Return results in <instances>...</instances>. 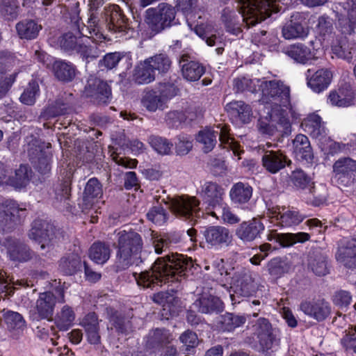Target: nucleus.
<instances>
[{
	"mask_svg": "<svg viewBox=\"0 0 356 356\" xmlns=\"http://www.w3.org/2000/svg\"><path fill=\"white\" fill-rule=\"evenodd\" d=\"M26 215V209L19 207L13 200L0 202V246L5 248L7 258L15 264L29 262L36 255L24 241L11 236H3L4 232H11L21 224Z\"/></svg>",
	"mask_w": 356,
	"mask_h": 356,
	"instance_id": "1",
	"label": "nucleus"
},
{
	"mask_svg": "<svg viewBox=\"0 0 356 356\" xmlns=\"http://www.w3.org/2000/svg\"><path fill=\"white\" fill-rule=\"evenodd\" d=\"M193 266L191 259L183 254H171L157 257L148 270L133 276L138 286L145 289H154L163 284L179 282L187 276Z\"/></svg>",
	"mask_w": 356,
	"mask_h": 356,
	"instance_id": "2",
	"label": "nucleus"
},
{
	"mask_svg": "<svg viewBox=\"0 0 356 356\" xmlns=\"http://www.w3.org/2000/svg\"><path fill=\"white\" fill-rule=\"evenodd\" d=\"M280 0H239L238 10L225 8L221 19L226 31L237 36L242 33L243 26L249 29L270 17L272 13L280 12Z\"/></svg>",
	"mask_w": 356,
	"mask_h": 356,
	"instance_id": "3",
	"label": "nucleus"
},
{
	"mask_svg": "<svg viewBox=\"0 0 356 356\" xmlns=\"http://www.w3.org/2000/svg\"><path fill=\"white\" fill-rule=\"evenodd\" d=\"M115 248L116 259L113 268L116 272L126 270L134 264L138 265L146 262L145 255L147 252H142V237L136 232L122 230L118 232Z\"/></svg>",
	"mask_w": 356,
	"mask_h": 356,
	"instance_id": "4",
	"label": "nucleus"
},
{
	"mask_svg": "<svg viewBox=\"0 0 356 356\" xmlns=\"http://www.w3.org/2000/svg\"><path fill=\"white\" fill-rule=\"evenodd\" d=\"M262 96L259 101L268 110L275 108H288L290 105L289 87L281 81H263L259 83Z\"/></svg>",
	"mask_w": 356,
	"mask_h": 356,
	"instance_id": "5",
	"label": "nucleus"
},
{
	"mask_svg": "<svg viewBox=\"0 0 356 356\" xmlns=\"http://www.w3.org/2000/svg\"><path fill=\"white\" fill-rule=\"evenodd\" d=\"M217 130H213L210 128H206L199 131L196 136V140L198 143H201L203 147L204 152L208 153L211 152L217 143V138L224 148L230 149L236 156L240 154V151L238 149V145L234 138L229 136V129L227 125L219 124L216 126Z\"/></svg>",
	"mask_w": 356,
	"mask_h": 356,
	"instance_id": "6",
	"label": "nucleus"
},
{
	"mask_svg": "<svg viewBox=\"0 0 356 356\" xmlns=\"http://www.w3.org/2000/svg\"><path fill=\"white\" fill-rule=\"evenodd\" d=\"M60 46L66 52H76L86 64L96 60L101 53L96 44L84 35L76 37L72 33L63 34L59 40Z\"/></svg>",
	"mask_w": 356,
	"mask_h": 356,
	"instance_id": "7",
	"label": "nucleus"
},
{
	"mask_svg": "<svg viewBox=\"0 0 356 356\" xmlns=\"http://www.w3.org/2000/svg\"><path fill=\"white\" fill-rule=\"evenodd\" d=\"M166 203L169 204L174 214L184 220H190L195 222V218H200V214H203L199 207L200 202L195 197L175 196L174 198H169Z\"/></svg>",
	"mask_w": 356,
	"mask_h": 356,
	"instance_id": "8",
	"label": "nucleus"
},
{
	"mask_svg": "<svg viewBox=\"0 0 356 356\" xmlns=\"http://www.w3.org/2000/svg\"><path fill=\"white\" fill-rule=\"evenodd\" d=\"M65 302L64 290L61 286L56 287L54 291L40 293L35 303L36 319L51 321L54 307L56 302Z\"/></svg>",
	"mask_w": 356,
	"mask_h": 356,
	"instance_id": "9",
	"label": "nucleus"
},
{
	"mask_svg": "<svg viewBox=\"0 0 356 356\" xmlns=\"http://www.w3.org/2000/svg\"><path fill=\"white\" fill-rule=\"evenodd\" d=\"M28 236L40 245V250L48 252L53 248L55 228L46 220L36 219L32 222Z\"/></svg>",
	"mask_w": 356,
	"mask_h": 356,
	"instance_id": "10",
	"label": "nucleus"
},
{
	"mask_svg": "<svg viewBox=\"0 0 356 356\" xmlns=\"http://www.w3.org/2000/svg\"><path fill=\"white\" fill-rule=\"evenodd\" d=\"M28 154L35 169L41 174H47L51 170V154L44 149V145L34 138L28 144Z\"/></svg>",
	"mask_w": 356,
	"mask_h": 356,
	"instance_id": "11",
	"label": "nucleus"
},
{
	"mask_svg": "<svg viewBox=\"0 0 356 356\" xmlns=\"http://www.w3.org/2000/svg\"><path fill=\"white\" fill-rule=\"evenodd\" d=\"M261 165L270 174H277L291 165L292 161L284 151L263 149Z\"/></svg>",
	"mask_w": 356,
	"mask_h": 356,
	"instance_id": "12",
	"label": "nucleus"
},
{
	"mask_svg": "<svg viewBox=\"0 0 356 356\" xmlns=\"http://www.w3.org/2000/svg\"><path fill=\"white\" fill-rule=\"evenodd\" d=\"M255 326L259 343L264 352H268L273 347L279 346L280 330L273 327L268 319L259 318Z\"/></svg>",
	"mask_w": 356,
	"mask_h": 356,
	"instance_id": "13",
	"label": "nucleus"
},
{
	"mask_svg": "<svg viewBox=\"0 0 356 356\" xmlns=\"http://www.w3.org/2000/svg\"><path fill=\"white\" fill-rule=\"evenodd\" d=\"M83 93L97 104H107L111 99V86L106 81L94 76L88 79Z\"/></svg>",
	"mask_w": 356,
	"mask_h": 356,
	"instance_id": "14",
	"label": "nucleus"
},
{
	"mask_svg": "<svg viewBox=\"0 0 356 356\" xmlns=\"http://www.w3.org/2000/svg\"><path fill=\"white\" fill-rule=\"evenodd\" d=\"M334 256L337 261L343 268L356 270V236L341 240Z\"/></svg>",
	"mask_w": 356,
	"mask_h": 356,
	"instance_id": "15",
	"label": "nucleus"
},
{
	"mask_svg": "<svg viewBox=\"0 0 356 356\" xmlns=\"http://www.w3.org/2000/svg\"><path fill=\"white\" fill-rule=\"evenodd\" d=\"M231 284L235 293L242 296H250L256 289L252 272L245 268H238L233 273Z\"/></svg>",
	"mask_w": 356,
	"mask_h": 356,
	"instance_id": "16",
	"label": "nucleus"
},
{
	"mask_svg": "<svg viewBox=\"0 0 356 356\" xmlns=\"http://www.w3.org/2000/svg\"><path fill=\"white\" fill-rule=\"evenodd\" d=\"M300 309L318 322L325 321L332 312L330 303L324 299L302 301L300 304Z\"/></svg>",
	"mask_w": 356,
	"mask_h": 356,
	"instance_id": "17",
	"label": "nucleus"
},
{
	"mask_svg": "<svg viewBox=\"0 0 356 356\" xmlns=\"http://www.w3.org/2000/svg\"><path fill=\"white\" fill-rule=\"evenodd\" d=\"M268 211L273 218L279 220V223L283 227H291L299 225L307 217L306 214L300 213L297 209L290 207H273Z\"/></svg>",
	"mask_w": 356,
	"mask_h": 356,
	"instance_id": "18",
	"label": "nucleus"
},
{
	"mask_svg": "<svg viewBox=\"0 0 356 356\" xmlns=\"http://www.w3.org/2000/svg\"><path fill=\"white\" fill-rule=\"evenodd\" d=\"M179 67L183 78L188 81H198L205 72V67L198 61L191 59L188 54L179 57Z\"/></svg>",
	"mask_w": 356,
	"mask_h": 356,
	"instance_id": "19",
	"label": "nucleus"
},
{
	"mask_svg": "<svg viewBox=\"0 0 356 356\" xmlns=\"http://www.w3.org/2000/svg\"><path fill=\"white\" fill-rule=\"evenodd\" d=\"M304 21L305 17L302 13H293L290 20L282 27L283 37L286 40L305 38L309 33V29L303 24Z\"/></svg>",
	"mask_w": 356,
	"mask_h": 356,
	"instance_id": "20",
	"label": "nucleus"
},
{
	"mask_svg": "<svg viewBox=\"0 0 356 356\" xmlns=\"http://www.w3.org/2000/svg\"><path fill=\"white\" fill-rule=\"evenodd\" d=\"M264 225L259 218L243 221L237 227L236 236L243 242H252L261 238Z\"/></svg>",
	"mask_w": 356,
	"mask_h": 356,
	"instance_id": "21",
	"label": "nucleus"
},
{
	"mask_svg": "<svg viewBox=\"0 0 356 356\" xmlns=\"http://www.w3.org/2000/svg\"><path fill=\"white\" fill-rule=\"evenodd\" d=\"M202 233L206 242L213 247L227 246L232 239L229 230L220 225L205 227Z\"/></svg>",
	"mask_w": 356,
	"mask_h": 356,
	"instance_id": "22",
	"label": "nucleus"
},
{
	"mask_svg": "<svg viewBox=\"0 0 356 356\" xmlns=\"http://www.w3.org/2000/svg\"><path fill=\"white\" fill-rule=\"evenodd\" d=\"M307 86L314 92L320 93L327 89L332 79V72L327 68H321L313 72L308 70L306 73Z\"/></svg>",
	"mask_w": 356,
	"mask_h": 356,
	"instance_id": "23",
	"label": "nucleus"
},
{
	"mask_svg": "<svg viewBox=\"0 0 356 356\" xmlns=\"http://www.w3.org/2000/svg\"><path fill=\"white\" fill-rule=\"evenodd\" d=\"M223 195V188L216 182L205 181L201 186L200 195L202 200L210 207H219L222 200Z\"/></svg>",
	"mask_w": 356,
	"mask_h": 356,
	"instance_id": "24",
	"label": "nucleus"
},
{
	"mask_svg": "<svg viewBox=\"0 0 356 356\" xmlns=\"http://www.w3.org/2000/svg\"><path fill=\"white\" fill-rule=\"evenodd\" d=\"M308 268L317 276H325L329 273L327 256L319 248L309 252Z\"/></svg>",
	"mask_w": 356,
	"mask_h": 356,
	"instance_id": "25",
	"label": "nucleus"
},
{
	"mask_svg": "<svg viewBox=\"0 0 356 356\" xmlns=\"http://www.w3.org/2000/svg\"><path fill=\"white\" fill-rule=\"evenodd\" d=\"M106 26L111 31L115 33L127 32L131 29L129 19L125 17L122 10L118 5H113L111 9L109 19H106Z\"/></svg>",
	"mask_w": 356,
	"mask_h": 356,
	"instance_id": "26",
	"label": "nucleus"
},
{
	"mask_svg": "<svg viewBox=\"0 0 356 356\" xmlns=\"http://www.w3.org/2000/svg\"><path fill=\"white\" fill-rule=\"evenodd\" d=\"M310 234L306 232L278 234L273 232L267 236L268 241H275L282 248H289L296 243H303L310 240Z\"/></svg>",
	"mask_w": 356,
	"mask_h": 356,
	"instance_id": "27",
	"label": "nucleus"
},
{
	"mask_svg": "<svg viewBox=\"0 0 356 356\" xmlns=\"http://www.w3.org/2000/svg\"><path fill=\"white\" fill-rule=\"evenodd\" d=\"M80 324L84 328L87 340L90 344L97 345L101 343L99 321L95 313L88 314Z\"/></svg>",
	"mask_w": 356,
	"mask_h": 356,
	"instance_id": "28",
	"label": "nucleus"
},
{
	"mask_svg": "<svg viewBox=\"0 0 356 356\" xmlns=\"http://www.w3.org/2000/svg\"><path fill=\"white\" fill-rule=\"evenodd\" d=\"M70 110V102L67 100L66 97H62L47 105L42 110L39 118L41 120H49L60 115H65Z\"/></svg>",
	"mask_w": 356,
	"mask_h": 356,
	"instance_id": "29",
	"label": "nucleus"
},
{
	"mask_svg": "<svg viewBox=\"0 0 356 356\" xmlns=\"http://www.w3.org/2000/svg\"><path fill=\"white\" fill-rule=\"evenodd\" d=\"M288 108L280 107L268 111V115L275 126L278 127L277 137L288 136L291 131L290 121L287 117L286 109Z\"/></svg>",
	"mask_w": 356,
	"mask_h": 356,
	"instance_id": "30",
	"label": "nucleus"
},
{
	"mask_svg": "<svg viewBox=\"0 0 356 356\" xmlns=\"http://www.w3.org/2000/svg\"><path fill=\"white\" fill-rule=\"evenodd\" d=\"M104 21H101L99 16L96 13L91 12L87 21V24L84 25L86 32H88L90 35H84L91 40L92 44H96L102 42L105 40V36L103 34V25Z\"/></svg>",
	"mask_w": 356,
	"mask_h": 356,
	"instance_id": "31",
	"label": "nucleus"
},
{
	"mask_svg": "<svg viewBox=\"0 0 356 356\" xmlns=\"http://www.w3.org/2000/svg\"><path fill=\"white\" fill-rule=\"evenodd\" d=\"M172 339L169 331L165 328H156L149 332L145 338V346L148 349H159L170 343Z\"/></svg>",
	"mask_w": 356,
	"mask_h": 356,
	"instance_id": "32",
	"label": "nucleus"
},
{
	"mask_svg": "<svg viewBox=\"0 0 356 356\" xmlns=\"http://www.w3.org/2000/svg\"><path fill=\"white\" fill-rule=\"evenodd\" d=\"M103 195L102 185L97 178L90 179L85 186L83 193V209L92 207L95 200L101 198Z\"/></svg>",
	"mask_w": 356,
	"mask_h": 356,
	"instance_id": "33",
	"label": "nucleus"
},
{
	"mask_svg": "<svg viewBox=\"0 0 356 356\" xmlns=\"http://www.w3.org/2000/svg\"><path fill=\"white\" fill-rule=\"evenodd\" d=\"M152 239L155 253L151 252L148 253L151 257L149 261L154 259L155 254H160L172 245L178 243L181 241V236L177 233H168L163 236L154 235Z\"/></svg>",
	"mask_w": 356,
	"mask_h": 356,
	"instance_id": "34",
	"label": "nucleus"
},
{
	"mask_svg": "<svg viewBox=\"0 0 356 356\" xmlns=\"http://www.w3.org/2000/svg\"><path fill=\"white\" fill-rule=\"evenodd\" d=\"M222 302L213 296L202 295L193 304V309L202 314L218 313L222 310Z\"/></svg>",
	"mask_w": 356,
	"mask_h": 356,
	"instance_id": "35",
	"label": "nucleus"
},
{
	"mask_svg": "<svg viewBox=\"0 0 356 356\" xmlns=\"http://www.w3.org/2000/svg\"><path fill=\"white\" fill-rule=\"evenodd\" d=\"M83 264L80 257L70 253L62 257L58 262V270L64 275H73L81 271Z\"/></svg>",
	"mask_w": 356,
	"mask_h": 356,
	"instance_id": "36",
	"label": "nucleus"
},
{
	"mask_svg": "<svg viewBox=\"0 0 356 356\" xmlns=\"http://www.w3.org/2000/svg\"><path fill=\"white\" fill-rule=\"evenodd\" d=\"M328 99L334 106L346 107L353 104L354 92L349 84L344 83L337 90L332 91Z\"/></svg>",
	"mask_w": 356,
	"mask_h": 356,
	"instance_id": "37",
	"label": "nucleus"
},
{
	"mask_svg": "<svg viewBox=\"0 0 356 356\" xmlns=\"http://www.w3.org/2000/svg\"><path fill=\"white\" fill-rule=\"evenodd\" d=\"M294 153L298 159L311 162L314 158L313 150L309 138L303 134H298L293 140Z\"/></svg>",
	"mask_w": 356,
	"mask_h": 356,
	"instance_id": "38",
	"label": "nucleus"
},
{
	"mask_svg": "<svg viewBox=\"0 0 356 356\" xmlns=\"http://www.w3.org/2000/svg\"><path fill=\"white\" fill-rule=\"evenodd\" d=\"M225 110L232 116L238 118L242 123H248L252 116V108L243 101H232L225 106Z\"/></svg>",
	"mask_w": 356,
	"mask_h": 356,
	"instance_id": "39",
	"label": "nucleus"
},
{
	"mask_svg": "<svg viewBox=\"0 0 356 356\" xmlns=\"http://www.w3.org/2000/svg\"><path fill=\"white\" fill-rule=\"evenodd\" d=\"M52 69L56 78L62 82H70L76 76V67L68 61L57 60L54 62Z\"/></svg>",
	"mask_w": 356,
	"mask_h": 356,
	"instance_id": "40",
	"label": "nucleus"
},
{
	"mask_svg": "<svg viewBox=\"0 0 356 356\" xmlns=\"http://www.w3.org/2000/svg\"><path fill=\"white\" fill-rule=\"evenodd\" d=\"M32 177V170L26 165H20L15 171V175L8 176L6 185L10 186L15 189L25 188L29 183Z\"/></svg>",
	"mask_w": 356,
	"mask_h": 356,
	"instance_id": "41",
	"label": "nucleus"
},
{
	"mask_svg": "<svg viewBox=\"0 0 356 356\" xmlns=\"http://www.w3.org/2000/svg\"><path fill=\"white\" fill-rule=\"evenodd\" d=\"M149 61L144 60L140 62L134 68L133 80L138 85L148 84L156 79V74L151 67Z\"/></svg>",
	"mask_w": 356,
	"mask_h": 356,
	"instance_id": "42",
	"label": "nucleus"
},
{
	"mask_svg": "<svg viewBox=\"0 0 356 356\" xmlns=\"http://www.w3.org/2000/svg\"><path fill=\"white\" fill-rule=\"evenodd\" d=\"M252 191V188L249 184L239 181L232 186L229 197L234 204H243L250 200Z\"/></svg>",
	"mask_w": 356,
	"mask_h": 356,
	"instance_id": "43",
	"label": "nucleus"
},
{
	"mask_svg": "<svg viewBox=\"0 0 356 356\" xmlns=\"http://www.w3.org/2000/svg\"><path fill=\"white\" fill-rule=\"evenodd\" d=\"M284 52L295 62L307 63L312 58V51L306 44L298 42L286 47Z\"/></svg>",
	"mask_w": 356,
	"mask_h": 356,
	"instance_id": "44",
	"label": "nucleus"
},
{
	"mask_svg": "<svg viewBox=\"0 0 356 356\" xmlns=\"http://www.w3.org/2000/svg\"><path fill=\"white\" fill-rule=\"evenodd\" d=\"M17 35L21 39L33 40L42 29V26L33 19H24L16 24Z\"/></svg>",
	"mask_w": 356,
	"mask_h": 356,
	"instance_id": "45",
	"label": "nucleus"
},
{
	"mask_svg": "<svg viewBox=\"0 0 356 356\" xmlns=\"http://www.w3.org/2000/svg\"><path fill=\"white\" fill-rule=\"evenodd\" d=\"M333 170L339 179H350L356 172V161L349 157L340 159L334 163Z\"/></svg>",
	"mask_w": 356,
	"mask_h": 356,
	"instance_id": "46",
	"label": "nucleus"
},
{
	"mask_svg": "<svg viewBox=\"0 0 356 356\" xmlns=\"http://www.w3.org/2000/svg\"><path fill=\"white\" fill-rule=\"evenodd\" d=\"M141 104L149 112H155L157 110H163L165 102L161 98L155 89L145 90L141 99Z\"/></svg>",
	"mask_w": 356,
	"mask_h": 356,
	"instance_id": "47",
	"label": "nucleus"
},
{
	"mask_svg": "<svg viewBox=\"0 0 356 356\" xmlns=\"http://www.w3.org/2000/svg\"><path fill=\"white\" fill-rule=\"evenodd\" d=\"M169 198L172 199V197L168 196L165 198L159 196V198H157L155 197V199L159 205L153 207L152 209L147 213L148 220L158 225H162L166 222L168 219V213L161 204L163 202L172 211L169 204L166 203V202L169 201Z\"/></svg>",
	"mask_w": 356,
	"mask_h": 356,
	"instance_id": "48",
	"label": "nucleus"
},
{
	"mask_svg": "<svg viewBox=\"0 0 356 356\" xmlns=\"http://www.w3.org/2000/svg\"><path fill=\"white\" fill-rule=\"evenodd\" d=\"M110 245L104 242L94 243L89 250L90 258L98 264H105L111 257Z\"/></svg>",
	"mask_w": 356,
	"mask_h": 356,
	"instance_id": "49",
	"label": "nucleus"
},
{
	"mask_svg": "<svg viewBox=\"0 0 356 356\" xmlns=\"http://www.w3.org/2000/svg\"><path fill=\"white\" fill-rule=\"evenodd\" d=\"M246 322L245 316L236 315L232 313H226L220 316L218 327L223 332H232L236 328L243 325Z\"/></svg>",
	"mask_w": 356,
	"mask_h": 356,
	"instance_id": "50",
	"label": "nucleus"
},
{
	"mask_svg": "<svg viewBox=\"0 0 356 356\" xmlns=\"http://www.w3.org/2000/svg\"><path fill=\"white\" fill-rule=\"evenodd\" d=\"M1 313V320L8 330H21L25 327L26 322L19 313L6 309H3Z\"/></svg>",
	"mask_w": 356,
	"mask_h": 356,
	"instance_id": "51",
	"label": "nucleus"
},
{
	"mask_svg": "<svg viewBox=\"0 0 356 356\" xmlns=\"http://www.w3.org/2000/svg\"><path fill=\"white\" fill-rule=\"evenodd\" d=\"M266 268L271 276L280 277L290 270L291 264L286 259L277 257L268 261Z\"/></svg>",
	"mask_w": 356,
	"mask_h": 356,
	"instance_id": "52",
	"label": "nucleus"
},
{
	"mask_svg": "<svg viewBox=\"0 0 356 356\" xmlns=\"http://www.w3.org/2000/svg\"><path fill=\"white\" fill-rule=\"evenodd\" d=\"M17 0H0V17L5 21H13L19 14Z\"/></svg>",
	"mask_w": 356,
	"mask_h": 356,
	"instance_id": "53",
	"label": "nucleus"
},
{
	"mask_svg": "<svg viewBox=\"0 0 356 356\" xmlns=\"http://www.w3.org/2000/svg\"><path fill=\"white\" fill-rule=\"evenodd\" d=\"M303 124L305 131L313 138H317L325 133L321 118L317 114L309 115Z\"/></svg>",
	"mask_w": 356,
	"mask_h": 356,
	"instance_id": "54",
	"label": "nucleus"
},
{
	"mask_svg": "<svg viewBox=\"0 0 356 356\" xmlns=\"http://www.w3.org/2000/svg\"><path fill=\"white\" fill-rule=\"evenodd\" d=\"M75 314L68 305H65L55 317V324L60 331L67 330L73 324Z\"/></svg>",
	"mask_w": 356,
	"mask_h": 356,
	"instance_id": "55",
	"label": "nucleus"
},
{
	"mask_svg": "<svg viewBox=\"0 0 356 356\" xmlns=\"http://www.w3.org/2000/svg\"><path fill=\"white\" fill-rule=\"evenodd\" d=\"M70 192V181L69 180L66 179L56 184L54 187L55 206L59 207L58 204L63 203V207H67L70 204L69 200L71 195Z\"/></svg>",
	"mask_w": 356,
	"mask_h": 356,
	"instance_id": "56",
	"label": "nucleus"
},
{
	"mask_svg": "<svg viewBox=\"0 0 356 356\" xmlns=\"http://www.w3.org/2000/svg\"><path fill=\"white\" fill-rule=\"evenodd\" d=\"M145 60L149 61V64H151V67L155 73L158 72L159 74H166L172 64L170 58L165 54H156Z\"/></svg>",
	"mask_w": 356,
	"mask_h": 356,
	"instance_id": "57",
	"label": "nucleus"
},
{
	"mask_svg": "<svg viewBox=\"0 0 356 356\" xmlns=\"http://www.w3.org/2000/svg\"><path fill=\"white\" fill-rule=\"evenodd\" d=\"M338 24L341 31L344 34L351 35L356 29V13L353 10H348V16L338 15Z\"/></svg>",
	"mask_w": 356,
	"mask_h": 356,
	"instance_id": "58",
	"label": "nucleus"
},
{
	"mask_svg": "<svg viewBox=\"0 0 356 356\" xmlns=\"http://www.w3.org/2000/svg\"><path fill=\"white\" fill-rule=\"evenodd\" d=\"M261 81L259 79H250L246 77H238L233 80V89L235 92L249 91L255 92L257 87H259Z\"/></svg>",
	"mask_w": 356,
	"mask_h": 356,
	"instance_id": "59",
	"label": "nucleus"
},
{
	"mask_svg": "<svg viewBox=\"0 0 356 356\" xmlns=\"http://www.w3.org/2000/svg\"><path fill=\"white\" fill-rule=\"evenodd\" d=\"M145 13V22L153 31L159 33L165 28L156 9L149 8Z\"/></svg>",
	"mask_w": 356,
	"mask_h": 356,
	"instance_id": "60",
	"label": "nucleus"
},
{
	"mask_svg": "<svg viewBox=\"0 0 356 356\" xmlns=\"http://www.w3.org/2000/svg\"><path fill=\"white\" fill-rule=\"evenodd\" d=\"M149 143L154 149L161 154H169L172 147V143L165 138L159 136L149 137Z\"/></svg>",
	"mask_w": 356,
	"mask_h": 356,
	"instance_id": "61",
	"label": "nucleus"
},
{
	"mask_svg": "<svg viewBox=\"0 0 356 356\" xmlns=\"http://www.w3.org/2000/svg\"><path fill=\"white\" fill-rule=\"evenodd\" d=\"M259 131L265 136H277L278 127L275 126L274 122H272L268 115L265 118H260L257 122Z\"/></svg>",
	"mask_w": 356,
	"mask_h": 356,
	"instance_id": "62",
	"label": "nucleus"
},
{
	"mask_svg": "<svg viewBox=\"0 0 356 356\" xmlns=\"http://www.w3.org/2000/svg\"><path fill=\"white\" fill-rule=\"evenodd\" d=\"M154 89L157 93L161 95V98L165 104H166L169 99L175 97L178 91L175 84L170 82L159 83Z\"/></svg>",
	"mask_w": 356,
	"mask_h": 356,
	"instance_id": "63",
	"label": "nucleus"
},
{
	"mask_svg": "<svg viewBox=\"0 0 356 356\" xmlns=\"http://www.w3.org/2000/svg\"><path fill=\"white\" fill-rule=\"evenodd\" d=\"M156 10L160 15V17L163 18V24L165 28L171 26L173 21L175 19V8L170 5L162 3L160 4Z\"/></svg>",
	"mask_w": 356,
	"mask_h": 356,
	"instance_id": "64",
	"label": "nucleus"
}]
</instances>
